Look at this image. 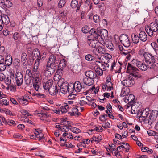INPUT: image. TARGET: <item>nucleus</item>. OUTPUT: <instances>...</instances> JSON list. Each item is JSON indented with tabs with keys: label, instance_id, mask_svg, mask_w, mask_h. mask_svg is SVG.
<instances>
[{
	"label": "nucleus",
	"instance_id": "nucleus-21",
	"mask_svg": "<svg viewBox=\"0 0 158 158\" xmlns=\"http://www.w3.org/2000/svg\"><path fill=\"white\" fill-rule=\"evenodd\" d=\"M102 139V136L99 134L94 135L91 139V141H95L98 143H99Z\"/></svg>",
	"mask_w": 158,
	"mask_h": 158
},
{
	"label": "nucleus",
	"instance_id": "nucleus-59",
	"mask_svg": "<svg viewBox=\"0 0 158 158\" xmlns=\"http://www.w3.org/2000/svg\"><path fill=\"white\" fill-rule=\"evenodd\" d=\"M102 126L104 128H109L110 127V125L108 122H106L102 124Z\"/></svg>",
	"mask_w": 158,
	"mask_h": 158
},
{
	"label": "nucleus",
	"instance_id": "nucleus-41",
	"mask_svg": "<svg viewBox=\"0 0 158 158\" xmlns=\"http://www.w3.org/2000/svg\"><path fill=\"white\" fill-rule=\"evenodd\" d=\"M34 57H37L40 55V52L39 50L37 49H34L31 54Z\"/></svg>",
	"mask_w": 158,
	"mask_h": 158
},
{
	"label": "nucleus",
	"instance_id": "nucleus-19",
	"mask_svg": "<svg viewBox=\"0 0 158 158\" xmlns=\"http://www.w3.org/2000/svg\"><path fill=\"white\" fill-rule=\"evenodd\" d=\"M74 89L76 92H80L81 90L82 87L81 83L79 81H76L73 84Z\"/></svg>",
	"mask_w": 158,
	"mask_h": 158
},
{
	"label": "nucleus",
	"instance_id": "nucleus-43",
	"mask_svg": "<svg viewBox=\"0 0 158 158\" xmlns=\"http://www.w3.org/2000/svg\"><path fill=\"white\" fill-rule=\"evenodd\" d=\"M80 113H78V110L76 108H74L72 110V113H71V116L74 115H79Z\"/></svg>",
	"mask_w": 158,
	"mask_h": 158
},
{
	"label": "nucleus",
	"instance_id": "nucleus-28",
	"mask_svg": "<svg viewBox=\"0 0 158 158\" xmlns=\"http://www.w3.org/2000/svg\"><path fill=\"white\" fill-rule=\"evenodd\" d=\"M49 94L52 95H56L58 92L56 86H52L48 89Z\"/></svg>",
	"mask_w": 158,
	"mask_h": 158
},
{
	"label": "nucleus",
	"instance_id": "nucleus-7",
	"mask_svg": "<svg viewBox=\"0 0 158 158\" xmlns=\"http://www.w3.org/2000/svg\"><path fill=\"white\" fill-rule=\"evenodd\" d=\"M56 69V68H52L51 67H48L46 65L44 67L43 69L45 76L47 77H50L54 73Z\"/></svg>",
	"mask_w": 158,
	"mask_h": 158
},
{
	"label": "nucleus",
	"instance_id": "nucleus-1",
	"mask_svg": "<svg viewBox=\"0 0 158 158\" xmlns=\"http://www.w3.org/2000/svg\"><path fill=\"white\" fill-rule=\"evenodd\" d=\"M142 77L140 73H135L133 74H130L129 77L126 79L123 80L121 83L124 86L126 87L132 86L135 84L134 80L137 79Z\"/></svg>",
	"mask_w": 158,
	"mask_h": 158
},
{
	"label": "nucleus",
	"instance_id": "nucleus-29",
	"mask_svg": "<svg viewBox=\"0 0 158 158\" xmlns=\"http://www.w3.org/2000/svg\"><path fill=\"white\" fill-rule=\"evenodd\" d=\"M5 62L6 65L8 66H10L12 63V58L11 56L10 55L7 56L6 57Z\"/></svg>",
	"mask_w": 158,
	"mask_h": 158
},
{
	"label": "nucleus",
	"instance_id": "nucleus-9",
	"mask_svg": "<svg viewBox=\"0 0 158 158\" xmlns=\"http://www.w3.org/2000/svg\"><path fill=\"white\" fill-rule=\"evenodd\" d=\"M100 35L99 33L95 36L94 38L95 39H101L103 40L107 38L108 35V32L107 30L105 29H102L99 32Z\"/></svg>",
	"mask_w": 158,
	"mask_h": 158
},
{
	"label": "nucleus",
	"instance_id": "nucleus-44",
	"mask_svg": "<svg viewBox=\"0 0 158 158\" xmlns=\"http://www.w3.org/2000/svg\"><path fill=\"white\" fill-rule=\"evenodd\" d=\"M69 129L72 132L76 134H78L81 132L80 129L75 127H71Z\"/></svg>",
	"mask_w": 158,
	"mask_h": 158
},
{
	"label": "nucleus",
	"instance_id": "nucleus-64",
	"mask_svg": "<svg viewBox=\"0 0 158 158\" xmlns=\"http://www.w3.org/2000/svg\"><path fill=\"white\" fill-rule=\"evenodd\" d=\"M24 98L28 102H33V98H32L31 96L27 95Z\"/></svg>",
	"mask_w": 158,
	"mask_h": 158
},
{
	"label": "nucleus",
	"instance_id": "nucleus-40",
	"mask_svg": "<svg viewBox=\"0 0 158 158\" xmlns=\"http://www.w3.org/2000/svg\"><path fill=\"white\" fill-rule=\"evenodd\" d=\"M27 59V57L26 54L25 53H23L22 54L21 56V61L24 64Z\"/></svg>",
	"mask_w": 158,
	"mask_h": 158
},
{
	"label": "nucleus",
	"instance_id": "nucleus-14",
	"mask_svg": "<svg viewBox=\"0 0 158 158\" xmlns=\"http://www.w3.org/2000/svg\"><path fill=\"white\" fill-rule=\"evenodd\" d=\"M93 53L96 55L99 54H104L105 52V49L102 47L98 45L97 47L95 48L92 51Z\"/></svg>",
	"mask_w": 158,
	"mask_h": 158
},
{
	"label": "nucleus",
	"instance_id": "nucleus-27",
	"mask_svg": "<svg viewBox=\"0 0 158 158\" xmlns=\"http://www.w3.org/2000/svg\"><path fill=\"white\" fill-rule=\"evenodd\" d=\"M41 85V83L40 81H37V79H36L33 83V86L35 90L39 91L41 90L40 88Z\"/></svg>",
	"mask_w": 158,
	"mask_h": 158
},
{
	"label": "nucleus",
	"instance_id": "nucleus-53",
	"mask_svg": "<svg viewBox=\"0 0 158 158\" xmlns=\"http://www.w3.org/2000/svg\"><path fill=\"white\" fill-rule=\"evenodd\" d=\"M40 64L38 62H36L35 61V63L33 67V71L34 72H36Z\"/></svg>",
	"mask_w": 158,
	"mask_h": 158
},
{
	"label": "nucleus",
	"instance_id": "nucleus-4",
	"mask_svg": "<svg viewBox=\"0 0 158 158\" xmlns=\"http://www.w3.org/2000/svg\"><path fill=\"white\" fill-rule=\"evenodd\" d=\"M59 62L58 58H56V56L52 55L49 57L46 65L52 68H56V64H58Z\"/></svg>",
	"mask_w": 158,
	"mask_h": 158
},
{
	"label": "nucleus",
	"instance_id": "nucleus-47",
	"mask_svg": "<svg viewBox=\"0 0 158 158\" xmlns=\"http://www.w3.org/2000/svg\"><path fill=\"white\" fill-rule=\"evenodd\" d=\"M85 59L87 60L91 61L94 60V57L91 55L89 54L85 56Z\"/></svg>",
	"mask_w": 158,
	"mask_h": 158
},
{
	"label": "nucleus",
	"instance_id": "nucleus-42",
	"mask_svg": "<svg viewBox=\"0 0 158 158\" xmlns=\"http://www.w3.org/2000/svg\"><path fill=\"white\" fill-rule=\"evenodd\" d=\"M78 1L77 0H73L71 3V6L72 8H74L77 7L78 5Z\"/></svg>",
	"mask_w": 158,
	"mask_h": 158
},
{
	"label": "nucleus",
	"instance_id": "nucleus-36",
	"mask_svg": "<svg viewBox=\"0 0 158 158\" xmlns=\"http://www.w3.org/2000/svg\"><path fill=\"white\" fill-rule=\"evenodd\" d=\"M32 74L31 72V70L30 69H27L26 70V74L25 76V79L28 80V79H30V78L31 77Z\"/></svg>",
	"mask_w": 158,
	"mask_h": 158
},
{
	"label": "nucleus",
	"instance_id": "nucleus-2",
	"mask_svg": "<svg viewBox=\"0 0 158 158\" xmlns=\"http://www.w3.org/2000/svg\"><path fill=\"white\" fill-rule=\"evenodd\" d=\"M154 22L151 23L149 26H147L145 29L146 32L148 35L152 36L154 32L158 30V17L155 16L154 18Z\"/></svg>",
	"mask_w": 158,
	"mask_h": 158
},
{
	"label": "nucleus",
	"instance_id": "nucleus-39",
	"mask_svg": "<svg viewBox=\"0 0 158 158\" xmlns=\"http://www.w3.org/2000/svg\"><path fill=\"white\" fill-rule=\"evenodd\" d=\"M94 130H95L98 132H102L103 131V129L101 126L95 125L94 126V128L91 130V131H92Z\"/></svg>",
	"mask_w": 158,
	"mask_h": 158
},
{
	"label": "nucleus",
	"instance_id": "nucleus-16",
	"mask_svg": "<svg viewBox=\"0 0 158 158\" xmlns=\"http://www.w3.org/2000/svg\"><path fill=\"white\" fill-rule=\"evenodd\" d=\"M53 85V81L52 79H49L47 81H44L43 83V86L44 89L45 90H48L50 87Z\"/></svg>",
	"mask_w": 158,
	"mask_h": 158
},
{
	"label": "nucleus",
	"instance_id": "nucleus-60",
	"mask_svg": "<svg viewBox=\"0 0 158 158\" xmlns=\"http://www.w3.org/2000/svg\"><path fill=\"white\" fill-rule=\"evenodd\" d=\"M74 102L72 100H70L66 101V102L64 103L65 104H67L68 106H69V108L71 107V106H72L74 104Z\"/></svg>",
	"mask_w": 158,
	"mask_h": 158
},
{
	"label": "nucleus",
	"instance_id": "nucleus-49",
	"mask_svg": "<svg viewBox=\"0 0 158 158\" xmlns=\"http://www.w3.org/2000/svg\"><path fill=\"white\" fill-rule=\"evenodd\" d=\"M106 85L107 87V91H110L113 88V84L112 82L106 83Z\"/></svg>",
	"mask_w": 158,
	"mask_h": 158
},
{
	"label": "nucleus",
	"instance_id": "nucleus-13",
	"mask_svg": "<svg viewBox=\"0 0 158 158\" xmlns=\"http://www.w3.org/2000/svg\"><path fill=\"white\" fill-rule=\"evenodd\" d=\"M85 74L87 77L90 79H92L94 80L96 78L97 75L94 71L92 70H88L85 72Z\"/></svg>",
	"mask_w": 158,
	"mask_h": 158
},
{
	"label": "nucleus",
	"instance_id": "nucleus-22",
	"mask_svg": "<svg viewBox=\"0 0 158 158\" xmlns=\"http://www.w3.org/2000/svg\"><path fill=\"white\" fill-rule=\"evenodd\" d=\"M139 36L140 40L143 42H145L147 40V35L146 33L143 31L140 32Z\"/></svg>",
	"mask_w": 158,
	"mask_h": 158
},
{
	"label": "nucleus",
	"instance_id": "nucleus-3",
	"mask_svg": "<svg viewBox=\"0 0 158 158\" xmlns=\"http://www.w3.org/2000/svg\"><path fill=\"white\" fill-rule=\"evenodd\" d=\"M131 63L134 65H136L142 71H145L148 69V67L152 69L153 67V64H152L151 66L149 65H147L143 62L140 61L137 59H133Z\"/></svg>",
	"mask_w": 158,
	"mask_h": 158
},
{
	"label": "nucleus",
	"instance_id": "nucleus-63",
	"mask_svg": "<svg viewBox=\"0 0 158 158\" xmlns=\"http://www.w3.org/2000/svg\"><path fill=\"white\" fill-rule=\"evenodd\" d=\"M97 70H96V72L97 74L99 75H102L103 74V71L100 69V68H98V67H97Z\"/></svg>",
	"mask_w": 158,
	"mask_h": 158
},
{
	"label": "nucleus",
	"instance_id": "nucleus-25",
	"mask_svg": "<svg viewBox=\"0 0 158 158\" xmlns=\"http://www.w3.org/2000/svg\"><path fill=\"white\" fill-rule=\"evenodd\" d=\"M135 97L133 94H130L128 97H126L125 99V102L130 105L132 103L133 101L134 100Z\"/></svg>",
	"mask_w": 158,
	"mask_h": 158
},
{
	"label": "nucleus",
	"instance_id": "nucleus-52",
	"mask_svg": "<svg viewBox=\"0 0 158 158\" xmlns=\"http://www.w3.org/2000/svg\"><path fill=\"white\" fill-rule=\"evenodd\" d=\"M6 124L10 126H15L16 125L15 122L13 120H7Z\"/></svg>",
	"mask_w": 158,
	"mask_h": 158
},
{
	"label": "nucleus",
	"instance_id": "nucleus-58",
	"mask_svg": "<svg viewBox=\"0 0 158 158\" xmlns=\"http://www.w3.org/2000/svg\"><path fill=\"white\" fill-rule=\"evenodd\" d=\"M82 31L84 33H86L89 31V29L87 26H85L82 27Z\"/></svg>",
	"mask_w": 158,
	"mask_h": 158
},
{
	"label": "nucleus",
	"instance_id": "nucleus-62",
	"mask_svg": "<svg viewBox=\"0 0 158 158\" xmlns=\"http://www.w3.org/2000/svg\"><path fill=\"white\" fill-rule=\"evenodd\" d=\"M131 112L132 114H134L138 112V110L135 109V106L133 105L131 106Z\"/></svg>",
	"mask_w": 158,
	"mask_h": 158
},
{
	"label": "nucleus",
	"instance_id": "nucleus-50",
	"mask_svg": "<svg viewBox=\"0 0 158 158\" xmlns=\"http://www.w3.org/2000/svg\"><path fill=\"white\" fill-rule=\"evenodd\" d=\"M78 103L81 106H83L87 104L85 100L84 99V98H82L80 100Z\"/></svg>",
	"mask_w": 158,
	"mask_h": 158
},
{
	"label": "nucleus",
	"instance_id": "nucleus-56",
	"mask_svg": "<svg viewBox=\"0 0 158 158\" xmlns=\"http://www.w3.org/2000/svg\"><path fill=\"white\" fill-rule=\"evenodd\" d=\"M6 68V65L3 62L0 63V71H3L5 70Z\"/></svg>",
	"mask_w": 158,
	"mask_h": 158
},
{
	"label": "nucleus",
	"instance_id": "nucleus-33",
	"mask_svg": "<svg viewBox=\"0 0 158 158\" xmlns=\"http://www.w3.org/2000/svg\"><path fill=\"white\" fill-rule=\"evenodd\" d=\"M135 52L134 50H125L124 49L122 52H120V53L122 55L126 56L127 53H131V54H133Z\"/></svg>",
	"mask_w": 158,
	"mask_h": 158
},
{
	"label": "nucleus",
	"instance_id": "nucleus-46",
	"mask_svg": "<svg viewBox=\"0 0 158 158\" xmlns=\"http://www.w3.org/2000/svg\"><path fill=\"white\" fill-rule=\"evenodd\" d=\"M119 144H124V145H122L123 147V148H124L126 149V151L127 152H128V151L129 150V145L128 143H126L122 142V143H119Z\"/></svg>",
	"mask_w": 158,
	"mask_h": 158
},
{
	"label": "nucleus",
	"instance_id": "nucleus-51",
	"mask_svg": "<svg viewBox=\"0 0 158 158\" xmlns=\"http://www.w3.org/2000/svg\"><path fill=\"white\" fill-rule=\"evenodd\" d=\"M11 79L10 78V77H7L6 78L5 77V79L3 81H4L5 83L8 85H9L11 82Z\"/></svg>",
	"mask_w": 158,
	"mask_h": 158
},
{
	"label": "nucleus",
	"instance_id": "nucleus-37",
	"mask_svg": "<svg viewBox=\"0 0 158 158\" xmlns=\"http://www.w3.org/2000/svg\"><path fill=\"white\" fill-rule=\"evenodd\" d=\"M9 74L10 78L14 80L15 77V71L12 69H10L9 70Z\"/></svg>",
	"mask_w": 158,
	"mask_h": 158
},
{
	"label": "nucleus",
	"instance_id": "nucleus-11",
	"mask_svg": "<svg viewBox=\"0 0 158 158\" xmlns=\"http://www.w3.org/2000/svg\"><path fill=\"white\" fill-rule=\"evenodd\" d=\"M158 115V111L156 110H152L149 116L148 119V123L151 124L154 121H155Z\"/></svg>",
	"mask_w": 158,
	"mask_h": 158
},
{
	"label": "nucleus",
	"instance_id": "nucleus-17",
	"mask_svg": "<svg viewBox=\"0 0 158 158\" xmlns=\"http://www.w3.org/2000/svg\"><path fill=\"white\" fill-rule=\"evenodd\" d=\"M68 83L65 82L62 83L61 85L60 91L64 94L67 93L68 92Z\"/></svg>",
	"mask_w": 158,
	"mask_h": 158
},
{
	"label": "nucleus",
	"instance_id": "nucleus-48",
	"mask_svg": "<svg viewBox=\"0 0 158 158\" xmlns=\"http://www.w3.org/2000/svg\"><path fill=\"white\" fill-rule=\"evenodd\" d=\"M19 102L20 104L23 105H26L28 103V102L25 98L24 97H23V98L20 99Z\"/></svg>",
	"mask_w": 158,
	"mask_h": 158
},
{
	"label": "nucleus",
	"instance_id": "nucleus-31",
	"mask_svg": "<svg viewBox=\"0 0 158 158\" xmlns=\"http://www.w3.org/2000/svg\"><path fill=\"white\" fill-rule=\"evenodd\" d=\"M131 38L132 39L133 42L135 44H137L139 41L140 38L139 36L136 34L133 33L131 35Z\"/></svg>",
	"mask_w": 158,
	"mask_h": 158
},
{
	"label": "nucleus",
	"instance_id": "nucleus-15",
	"mask_svg": "<svg viewBox=\"0 0 158 158\" xmlns=\"http://www.w3.org/2000/svg\"><path fill=\"white\" fill-rule=\"evenodd\" d=\"M66 61L64 59H63L60 60L58 66V69L57 71V72L62 73L61 72L63 69L66 66Z\"/></svg>",
	"mask_w": 158,
	"mask_h": 158
},
{
	"label": "nucleus",
	"instance_id": "nucleus-32",
	"mask_svg": "<svg viewBox=\"0 0 158 158\" xmlns=\"http://www.w3.org/2000/svg\"><path fill=\"white\" fill-rule=\"evenodd\" d=\"M105 44L108 48L111 50H112L114 49V47L110 41L108 40L105 42Z\"/></svg>",
	"mask_w": 158,
	"mask_h": 158
},
{
	"label": "nucleus",
	"instance_id": "nucleus-20",
	"mask_svg": "<svg viewBox=\"0 0 158 158\" xmlns=\"http://www.w3.org/2000/svg\"><path fill=\"white\" fill-rule=\"evenodd\" d=\"M143 56L145 58V60L147 63V64H150L152 65V63H151V61H150L151 54L148 52H145L144 53Z\"/></svg>",
	"mask_w": 158,
	"mask_h": 158
},
{
	"label": "nucleus",
	"instance_id": "nucleus-6",
	"mask_svg": "<svg viewBox=\"0 0 158 158\" xmlns=\"http://www.w3.org/2000/svg\"><path fill=\"white\" fill-rule=\"evenodd\" d=\"M87 42L90 46L94 48L98 47L100 40L95 39L91 36H87Z\"/></svg>",
	"mask_w": 158,
	"mask_h": 158
},
{
	"label": "nucleus",
	"instance_id": "nucleus-57",
	"mask_svg": "<svg viewBox=\"0 0 158 158\" xmlns=\"http://www.w3.org/2000/svg\"><path fill=\"white\" fill-rule=\"evenodd\" d=\"M35 95L36 96L37 98H44L45 97V94L39 93H36Z\"/></svg>",
	"mask_w": 158,
	"mask_h": 158
},
{
	"label": "nucleus",
	"instance_id": "nucleus-10",
	"mask_svg": "<svg viewBox=\"0 0 158 158\" xmlns=\"http://www.w3.org/2000/svg\"><path fill=\"white\" fill-rule=\"evenodd\" d=\"M15 79L18 86H21L23 82V77L21 72L17 71L15 74Z\"/></svg>",
	"mask_w": 158,
	"mask_h": 158
},
{
	"label": "nucleus",
	"instance_id": "nucleus-45",
	"mask_svg": "<svg viewBox=\"0 0 158 158\" xmlns=\"http://www.w3.org/2000/svg\"><path fill=\"white\" fill-rule=\"evenodd\" d=\"M69 128L68 126L66 125L62 126L60 131L62 132H68L69 131Z\"/></svg>",
	"mask_w": 158,
	"mask_h": 158
},
{
	"label": "nucleus",
	"instance_id": "nucleus-26",
	"mask_svg": "<svg viewBox=\"0 0 158 158\" xmlns=\"http://www.w3.org/2000/svg\"><path fill=\"white\" fill-rule=\"evenodd\" d=\"M94 80L90 79V80H89V79L86 77H84L83 79V82L84 84L88 86H90L92 85L94 83Z\"/></svg>",
	"mask_w": 158,
	"mask_h": 158
},
{
	"label": "nucleus",
	"instance_id": "nucleus-8",
	"mask_svg": "<svg viewBox=\"0 0 158 158\" xmlns=\"http://www.w3.org/2000/svg\"><path fill=\"white\" fill-rule=\"evenodd\" d=\"M108 60L107 62L102 61V62L98 61H96L95 63L98 68H100V69L103 71H105L107 69V68L109 67Z\"/></svg>",
	"mask_w": 158,
	"mask_h": 158
},
{
	"label": "nucleus",
	"instance_id": "nucleus-5",
	"mask_svg": "<svg viewBox=\"0 0 158 158\" xmlns=\"http://www.w3.org/2000/svg\"><path fill=\"white\" fill-rule=\"evenodd\" d=\"M120 40L122 44L126 47H128L131 42L128 36L125 34H121L120 36Z\"/></svg>",
	"mask_w": 158,
	"mask_h": 158
},
{
	"label": "nucleus",
	"instance_id": "nucleus-35",
	"mask_svg": "<svg viewBox=\"0 0 158 158\" xmlns=\"http://www.w3.org/2000/svg\"><path fill=\"white\" fill-rule=\"evenodd\" d=\"M68 92H67L69 93V94L72 93L74 90H75L74 89V86L73 84H71L70 85H69L68 83Z\"/></svg>",
	"mask_w": 158,
	"mask_h": 158
},
{
	"label": "nucleus",
	"instance_id": "nucleus-24",
	"mask_svg": "<svg viewBox=\"0 0 158 158\" xmlns=\"http://www.w3.org/2000/svg\"><path fill=\"white\" fill-rule=\"evenodd\" d=\"M141 115L139 117V119L140 120L142 119V120H144L146 119L148 120L149 118V116L148 117V113L145 110H144L142 113L140 112Z\"/></svg>",
	"mask_w": 158,
	"mask_h": 158
},
{
	"label": "nucleus",
	"instance_id": "nucleus-38",
	"mask_svg": "<svg viewBox=\"0 0 158 158\" xmlns=\"http://www.w3.org/2000/svg\"><path fill=\"white\" fill-rule=\"evenodd\" d=\"M2 99V100H0V105H4L6 106L9 105V101L8 99L3 98Z\"/></svg>",
	"mask_w": 158,
	"mask_h": 158
},
{
	"label": "nucleus",
	"instance_id": "nucleus-55",
	"mask_svg": "<svg viewBox=\"0 0 158 158\" xmlns=\"http://www.w3.org/2000/svg\"><path fill=\"white\" fill-rule=\"evenodd\" d=\"M66 3V2L64 0H60L58 3V6L60 8H61L64 6Z\"/></svg>",
	"mask_w": 158,
	"mask_h": 158
},
{
	"label": "nucleus",
	"instance_id": "nucleus-30",
	"mask_svg": "<svg viewBox=\"0 0 158 158\" xmlns=\"http://www.w3.org/2000/svg\"><path fill=\"white\" fill-rule=\"evenodd\" d=\"M70 109L69 106L64 103V105L60 108V110L62 113H65L68 111Z\"/></svg>",
	"mask_w": 158,
	"mask_h": 158
},
{
	"label": "nucleus",
	"instance_id": "nucleus-61",
	"mask_svg": "<svg viewBox=\"0 0 158 158\" xmlns=\"http://www.w3.org/2000/svg\"><path fill=\"white\" fill-rule=\"evenodd\" d=\"M156 57H157V56H153L152 54H151V57L150 58V61L152 63H156Z\"/></svg>",
	"mask_w": 158,
	"mask_h": 158
},
{
	"label": "nucleus",
	"instance_id": "nucleus-54",
	"mask_svg": "<svg viewBox=\"0 0 158 158\" xmlns=\"http://www.w3.org/2000/svg\"><path fill=\"white\" fill-rule=\"evenodd\" d=\"M93 19L96 23H98L100 21L99 17L97 15L93 16Z\"/></svg>",
	"mask_w": 158,
	"mask_h": 158
},
{
	"label": "nucleus",
	"instance_id": "nucleus-12",
	"mask_svg": "<svg viewBox=\"0 0 158 158\" xmlns=\"http://www.w3.org/2000/svg\"><path fill=\"white\" fill-rule=\"evenodd\" d=\"M131 64L128 63L127 64V70L128 72L130 74H133L135 73H139L137 71H139L138 69L136 67V65H133L131 63Z\"/></svg>",
	"mask_w": 158,
	"mask_h": 158
},
{
	"label": "nucleus",
	"instance_id": "nucleus-23",
	"mask_svg": "<svg viewBox=\"0 0 158 158\" xmlns=\"http://www.w3.org/2000/svg\"><path fill=\"white\" fill-rule=\"evenodd\" d=\"M4 24L7 25L10 22L9 18L8 16L6 15H3L1 16V20H0Z\"/></svg>",
	"mask_w": 158,
	"mask_h": 158
},
{
	"label": "nucleus",
	"instance_id": "nucleus-18",
	"mask_svg": "<svg viewBox=\"0 0 158 158\" xmlns=\"http://www.w3.org/2000/svg\"><path fill=\"white\" fill-rule=\"evenodd\" d=\"M12 6V3L9 0H4L0 7L3 9H4L6 7H10Z\"/></svg>",
	"mask_w": 158,
	"mask_h": 158
},
{
	"label": "nucleus",
	"instance_id": "nucleus-34",
	"mask_svg": "<svg viewBox=\"0 0 158 158\" xmlns=\"http://www.w3.org/2000/svg\"><path fill=\"white\" fill-rule=\"evenodd\" d=\"M98 32V31H96L94 28H92L89 31V33L91 34V35L89 36H91L94 39V37L96 36L97 35H98V33H99Z\"/></svg>",
	"mask_w": 158,
	"mask_h": 158
}]
</instances>
